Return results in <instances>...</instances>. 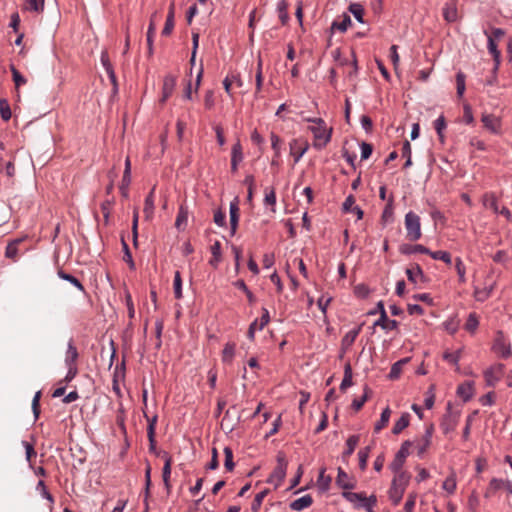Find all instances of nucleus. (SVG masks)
Instances as JSON below:
<instances>
[{
  "mask_svg": "<svg viewBox=\"0 0 512 512\" xmlns=\"http://www.w3.org/2000/svg\"><path fill=\"white\" fill-rule=\"evenodd\" d=\"M400 252L402 254H407V255L414 254V253L428 254V253H430V250L427 247H425V246H423L421 244H416V245H413V246H411V245H402L400 247Z\"/></svg>",
  "mask_w": 512,
  "mask_h": 512,
  "instance_id": "32",
  "label": "nucleus"
},
{
  "mask_svg": "<svg viewBox=\"0 0 512 512\" xmlns=\"http://www.w3.org/2000/svg\"><path fill=\"white\" fill-rule=\"evenodd\" d=\"M460 357H461V350H458L456 352H448V351H446L443 354L444 360H446L447 362H449L451 364H454V365H458Z\"/></svg>",
  "mask_w": 512,
  "mask_h": 512,
  "instance_id": "63",
  "label": "nucleus"
},
{
  "mask_svg": "<svg viewBox=\"0 0 512 512\" xmlns=\"http://www.w3.org/2000/svg\"><path fill=\"white\" fill-rule=\"evenodd\" d=\"M336 483L343 489L354 488V483L350 480L348 474L342 468H338Z\"/></svg>",
  "mask_w": 512,
  "mask_h": 512,
  "instance_id": "25",
  "label": "nucleus"
},
{
  "mask_svg": "<svg viewBox=\"0 0 512 512\" xmlns=\"http://www.w3.org/2000/svg\"><path fill=\"white\" fill-rule=\"evenodd\" d=\"M164 456H165V463L163 466L162 477H163V481H164L166 487H168L169 486V478L171 475L172 459L167 453H165Z\"/></svg>",
  "mask_w": 512,
  "mask_h": 512,
  "instance_id": "46",
  "label": "nucleus"
},
{
  "mask_svg": "<svg viewBox=\"0 0 512 512\" xmlns=\"http://www.w3.org/2000/svg\"><path fill=\"white\" fill-rule=\"evenodd\" d=\"M377 503V497L375 495L365 496V500L361 503L356 504V508H364L367 512H373V508Z\"/></svg>",
  "mask_w": 512,
  "mask_h": 512,
  "instance_id": "44",
  "label": "nucleus"
},
{
  "mask_svg": "<svg viewBox=\"0 0 512 512\" xmlns=\"http://www.w3.org/2000/svg\"><path fill=\"white\" fill-rule=\"evenodd\" d=\"M434 128L439 136V138L441 139V141H443V131L445 130L446 128V121H445V118L443 115L439 116L435 121H434Z\"/></svg>",
  "mask_w": 512,
  "mask_h": 512,
  "instance_id": "61",
  "label": "nucleus"
},
{
  "mask_svg": "<svg viewBox=\"0 0 512 512\" xmlns=\"http://www.w3.org/2000/svg\"><path fill=\"white\" fill-rule=\"evenodd\" d=\"M174 28V5L171 4L169 8V12L166 18V22L164 25V28L162 30V35L168 36L171 34Z\"/></svg>",
  "mask_w": 512,
  "mask_h": 512,
  "instance_id": "35",
  "label": "nucleus"
},
{
  "mask_svg": "<svg viewBox=\"0 0 512 512\" xmlns=\"http://www.w3.org/2000/svg\"><path fill=\"white\" fill-rule=\"evenodd\" d=\"M173 288H174L175 298L181 299L182 298V278H181V274L179 271L175 272Z\"/></svg>",
  "mask_w": 512,
  "mask_h": 512,
  "instance_id": "53",
  "label": "nucleus"
},
{
  "mask_svg": "<svg viewBox=\"0 0 512 512\" xmlns=\"http://www.w3.org/2000/svg\"><path fill=\"white\" fill-rule=\"evenodd\" d=\"M0 115L4 121L10 120L12 116L9 102L5 98H0Z\"/></svg>",
  "mask_w": 512,
  "mask_h": 512,
  "instance_id": "47",
  "label": "nucleus"
},
{
  "mask_svg": "<svg viewBox=\"0 0 512 512\" xmlns=\"http://www.w3.org/2000/svg\"><path fill=\"white\" fill-rule=\"evenodd\" d=\"M188 222V209L184 207L183 205L180 206L176 221H175V227L178 230H184Z\"/></svg>",
  "mask_w": 512,
  "mask_h": 512,
  "instance_id": "30",
  "label": "nucleus"
},
{
  "mask_svg": "<svg viewBox=\"0 0 512 512\" xmlns=\"http://www.w3.org/2000/svg\"><path fill=\"white\" fill-rule=\"evenodd\" d=\"M504 364L497 363L489 367L484 371V378L486 384L490 387H494L502 378L504 374Z\"/></svg>",
  "mask_w": 512,
  "mask_h": 512,
  "instance_id": "5",
  "label": "nucleus"
},
{
  "mask_svg": "<svg viewBox=\"0 0 512 512\" xmlns=\"http://www.w3.org/2000/svg\"><path fill=\"white\" fill-rule=\"evenodd\" d=\"M410 422V414L405 412L401 415V417L395 422L392 433L394 435L400 434L405 428L408 427Z\"/></svg>",
  "mask_w": 512,
  "mask_h": 512,
  "instance_id": "27",
  "label": "nucleus"
},
{
  "mask_svg": "<svg viewBox=\"0 0 512 512\" xmlns=\"http://www.w3.org/2000/svg\"><path fill=\"white\" fill-rule=\"evenodd\" d=\"M154 188L151 190V192L147 195L144 203V214L147 219H150L154 212Z\"/></svg>",
  "mask_w": 512,
  "mask_h": 512,
  "instance_id": "39",
  "label": "nucleus"
},
{
  "mask_svg": "<svg viewBox=\"0 0 512 512\" xmlns=\"http://www.w3.org/2000/svg\"><path fill=\"white\" fill-rule=\"evenodd\" d=\"M313 503V499L311 495H304L290 503V508L293 511H302L306 508H309Z\"/></svg>",
  "mask_w": 512,
  "mask_h": 512,
  "instance_id": "17",
  "label": "nucleus"
},
{
  "mask_svg": "<svg viewBox=\"0 0 512 512\" xmlns=\"http://www.w3.org/2000/svg\"><path fill=\"white\" fill-rule=\"evenodd\" d=\"M456 476L454 473L449 475L443 482L442 488L449 494H453L456 490Z\"/></svg>",
  "mask_w": 512,
  "mask_h": 512,
  "instance_id": "48",
  "label": "nucleus"
},
{
  "mask_svg": "<svg viewBox=\"0 0 512 512\" xmlns=\"http://www.w3.org/2000/svg\"><path fill=\"white\" fill-rule=\"evenodd\" d=\"M287 7H288V5H287L286 0H280L277 4V12H278V16H279V19H280L282 25L287 24V22L289 20Z\"/></svg>",
  "mask_w": 512,
  "mask_h": 512,
  "instance_id": "42",
  "label": "nucleus"
},
{
  "mask_svg": "<svg viewBox=\"0 0 512 512\" xmlns=\"http://www.w3.org/2000/svg\"><path fill=\"white\" fill-rule=\"evenodd\" d=\"M325 472H326V469L321 468L319 471L318 479H317V487L321 492L328 491L330 488L331 482H332L331 476L326 475Z\"/></svg>",
  "mask_w": 512,
  "mask_h": 512,
  "instance_id": "24",
  "label": "nucleus"
},
{
  "mask_svg": "<svg viewBox=\"0 0 512 512\" xmlns=\"http://www.w3.org/2000/svg\"><path fill=\"white\" fill-rule=\"evenodd\" d=\"M482 204L486 209L492 210L494 213L498 214V201L494 193L487 192L482 197Z\"/></svg>",
  "mask_w": 512,
  "mask_h": 512,
  "instance_id": "21",
  "label": "nucleus"
},
{
  "mask_svg": "<svg viewBox=\"0 0 512 512\" xmlns=\"http://www.w3.org/2000/svg\"><path fill=\"white\" fill-rule=\"evenodd\" d=\"M352 376H353V374H352L351 365L349 363H347L344 367V377L340 384V389L342 391H345L348 387L353 385Z\"/></svg>",
  "mask_w": 512,
  "mask_h": 512,
  "instance_id": "37",
  "label": "nucleus"
},
{
  "mask_svg": "<svg viewBox=\"0 0 512 512\" xmlns=\"http://www.w3.org/2000/svg\"><path fill=\"white\" fill-rule=\"evenodd\" d=\"M479 326V319L476 313L472 312L468 315L464 328L471 334H474Z\"/></svg>",
  "mask_w": 512,
  "mask_h": 512,
  "instance_id": "38",
  "label": "nucleus"
},
{
  "mask_svg": "<svg viewBox=\"0 0 512 512\" xmlns=\"http://www.w3.org/2000/svg\"><path fill=\"white\" fill-rule=\"evenodd\" d=\"M101 63L103 65L105 71L107 72L108 77H109L111 83L114 86V89H117L116 75H115L113 66H112V64H111V62L109 60V55H108V53L106 51H103L101 53Z\"/></svg>",
  "mask_w": 512,
  "mask_h": 512,
  "instance_id": "13",
  "label": "nucleus"
},
{
  "mask_svg": "<svg viewBox=\"0 0 512 512\" xmlns=\"http://www.w3.org/2000/svg\"><path fill=\"white\" fill-rule=\"evenodd\" d=\"M235 349L236 345L235 343L228 342L225 344L223 351H222V361L224 363H231L235 356Z\"/></svg>",
  "mask_w": 512,
  "mask_h": 512,
  "instance_id": "34",
  "label": "nucleus"
},
{
  "mask_svg": "<svg viewBox=\"0 0 512 512\" xmlns=\"http://www.w3.org/2000/svg\"><path fill=\"white\" fill-rule=\"evenodd\" d=\"M270 139H271V146H272V149L274 150V157L271 161V165L272 166H279V157H280V138L278 135H276L275 133H271V136H270Z\"/></svg>",
  "mask_w": 512,
  "mask_h": 512,
  "instance_id": "26",
  "label": "nucleus"
},
{
  "mask_svg": "<svg viewBox=\"0 0 512 512\" xmlns=\"http://www.w3.org/2000/svg\"><path fill=\"white\" fill-rule=\"evenodd\" d=\"M487 48L489 53L493 56V60L495 62L494 71H496L500 65L501 53L497 48V44L495 43L493 36H488Z\"/></svg>",
  "mask_w": 512,
  "mask_h": 512,
  "instance_id": "19",
  "label": "nucleus"
},
{
  "mask_svg": "<svg viewBox=\"0 0 512 512\" xmlns=\"http://www.w3.org/2000/svg\"><path fill=\"white\" fill-rule=\"evenodd\" d=\"M459 421V414L451 411L450 406L448 407L447 412L444 414L440 428L445 435L454 431Z\"/></svg>",
  "mask_w": 512,
  "mask_h": 512,
  "instance_id": "7",
  "label": "nucleus"
},
{
  "mask_svg": "<svg viewBox=\"0 0 512 512\" xmlns=\"http://www.w3.org/2000/svg\"><path fill=\"white\" fill-rule=\"evenodd\" d=\"M211 253L212 258L209 260V264L214 268H217L222 259L221 243L219 241H215L211 246Z\"/></svg>",
  "mask_w": 512,
  "mask_h": 512,
  "instance_id": "29",
  "label": "nucleus"
},
{
  "mask_svg": "<svg viewBox=\"0 0 512 512\" xmlns=\"http://www.w3.org/2000/svg\"><path fill=\"white\" fill-rule=\"evenodd\" d=\"M370 454V447L367 446L358 452L359 467L361 470H365L367 467V461Z\"/></svg>",
  "mask_w": 512,
  "mask_h": 512,
  "instance_id": "56",
  "label": "nucleus"
},
{
  "mask_svg": "<svg viewBox=\"0 0 512 512\" xmlns=\"http://www.w3.org/2000/svg\"><path fill=\"white\" fill-rule=\"evenodd\" d=\"M229 213H230V226H231V234H235L238 222H239V206H238V200L235 199L230 203L229 206Z\"/></svg>",
  "mask_w": 512,
  "mask_h": 512,
  "instance_id": "15",
  "label": "nucleus"
},
{
  "mask_svg": "<svg viewBox=\"0 0 512 512\" xmlns=\"http://www.w3.org/2000/svg\"><path fill=\"white\" fill-rule=\"evenodd\" d=\"M455 268H456V271L458 274L459 282L465 283L466 282V267H465L463 261L461 260V258H459V257L455 259Z\"/></svg>",
  "mask_w": 512,
  "mask_h": 512,
  "instance_id": "54",
  "label": "nucleus"
},
{
  "mask_svg": "<svg viewBox=\"0 0 512 512\" xmlns=\"http://www.w3.org/2000/svg\"><path fill=\"white\" fill-rule=\"evenodd\" d=\"M427 255H430L434 260H441V261L445 262L446 264H451V262H452L451 255L447 251H442V250L431 251L430 250V253H428Z\"/></svg>",
  "mask_w": 512,
  "mask_h": 512,
  "instance_id": "50",
  "label": "nucleus"
},
{
  "mask_svg": "<svg viewBox=\"0 0 512 512\" xmlns=\"http://www.w3.org/2000/svg\"><path fill=\"white\" fill-rule=\"evenodd\" d=\"M404 224L406 229V237L410 241H417L421 238V222L420 217L416 213L409 211L405 215Z\"/></svg>",
  "mask_w": 512,
  "mask_h": 512,
  "instance_id": "3",
  "label": "nucleus"
},
{
  "mask_svg": "<svg viewBox=\"0 0 512 512\" xmlns=\"http://www.w3.org/2000/svg\"><path fill=\"white\" fill-rule=\"evenodd\" d=\"M361 329H362V326L360 325L357 328L348 331L344 335V337L341 340V349H342L343 353L345 351H347L353 345V343L355 342L356 338L358 337Z\"/></svg>",
  "mask_w": 512,
  "mask_h": 512,
  "instance_id": "11",
  "label": "nucleus"
},
{
  "mask_svg": "<svg viewBox=\"0 0 512 512\" xmlns=\"http://www.w3.org/2000/svg\"><path fill=\"white\" fill-rule=\"evenodd\" d=\"M37 491L41 494V496L47 499L51 504L54 503V498L47 490L45 482L43 480H39L36 486Z\"/></svg>",
  "mask_w": 512,
  "mask_h": 512,
  "instance_id": "59",
  "label": "nucleus"
},
{
  "mask_svg": "<svg viewBox=\"0 0 512 512\" xmlns=\"http://www.w3.org/2000/svg\"><path fill=\"white\" fill-rule=\"evenodd\" d=\"M225 461L224 466L227 471H232L234 469L235 463L233 461V451L230 447L224 448Z\"/></svg>",
  "mask_w": 512,
  "mask_h": 512,
  "instance_id": "55",
  "label": "nucleus"
},
{
  "mask_svg": "<svg viewBox=\"0 0 512 512\" xmlns=\"http://www.w3.org/2000/svg\"><path fill=\"white\" fill-rule=\"evenodd\" d=\"M176 86V77L168 74L164 77L163 86H162V98L161 102L167 101V99L172 95Z\"/></svg>",
  "mask_w": 512,
  "mask_h": 512,
  "instance_id": "10",
  "label": "nucleus"
},
{
  "mask_svg": "<svg viewBox=\"0 0 512 512\" xmlns=\"http://www.w3.org/2000/svg\"><path fill=\"white\" fill-rule=\"evenodd\" d=\"M78 358L77 348L74 346L72 340L68 342L65 363L66 365H75V362Z\"/></svg>",
  "mask_w": 512,
  "mask_h": 512,
  "instance_id": "36",
  "label": "nucleus"
},
{
  "mask_svg": "<svg viewBox=\"0 0 512 512\" xmlns=\"http://www.w3.org/2000/svg\"><path fill=\"white\" fill-rule=\"evenodd\" d=\"M406 275L411 283L417 284L419 280L424 279V273L422 268L415 264L414 266L406 269Z\"/></svg>",
  "mask_w": 512,
  "mask_h": 512,
  "instance_id": "20",
  "label": "nucleus"
},
{
  "mask_svg": "<svg viewBox=\"0 0 512 512\" xmlns=\"http://www.w3.org/2000/svg\"><path fill=\"white\" fill-rule=\"evenodd\" d=\"M44 8V0H26V9L34 12H41Z\"/></svg>",
  "mask_w": 512,
  "mask_h": 512,
  "instance_id": "60",
  "label": "nucleus"
},
{
  "mask_svg": "<svg viewBox=\"0 0 512 512\" xmlns=\"http://www.w3.org/2000/svg\"><path fill=\"white\" fill-rule=\"evenodd\" d=\"M351 24L350 16L345 14L343 19L339 22H333L332 29H337L341 32H345Z\"/></svg>",
  "mask_w": 512,
  "mask_h": 512,
  "instance_id": "57",
  "label": "nucleus"
},
{
  "mask_svg": "<svg viewBox=\"0 0 512 512\" xmlns=\"http://www.w3.org/2000/svg\"><path fill=\"white\" fill-rule=\"evenodd\" d=\"M391 416V409L387 406L383 409L380 419L375 423L374 431L380 432L389 422Z\"/></svg>",
  "mask_w": 512,
  "mask_h": 512,
  "instance_id": "33",
  "label": "nucleus"
},
{
  "mask_svg": "<svg viewBox=\"0 0 512 512\" xmlns=\"http://www.w3.org/2000/svg\"><path fill=\"white\" fill-rule=\"evenodd\" d=\"M443 17L447 22H455L458 18L456 4L453 2L446 3L443 7Z\"/></svg>",
  "mask_w": 512,
  "mask_h": 512,
  "instance_id": "22",
  "label": "nucleus"
},
{
  "mask_svg": "<svg viewBox=\"0 0 512 512\" xmlns=\"http://www.w3.org/2000/svg\"><path fill=\"white\" fill-rule=\"evenodd\" d=\"M268 493V490H263L261 492H259L258 494H256L253 502H252V505H251V510L253 512H258L261 505H262V502L264 500V498L266 497Z\"/></svg>",
  "mask_w": 512,
  "mask_h": 512,
  "instance_id": "58",
  "label": "nucleus"
},
{
  "mask_svg": "<svg viewBox=\"0 0 512 512\" xmlns=\"http://www.w3.org/2000/svg\"><path fill=\"white\" fill-rule=\"evenodd\" d=\"M393 214H394V205H393V197H390L388 199V202L382 212V220L387 223L393 220Z\"/></svg>",
  "mask_w": 512,
  "mask_h": 512,
  "instance_id": "43",
  "label": "nucleus"
},
{
  "mask_svg": "<svg viewBox=\"0 0 512 512\" xmlns=\"http://www.w3.org/2000/svg\"><path fill=\"white\" fill-rule=\"evenodd\" d=\"M290 150H291V155L294 157V162L297 163L300 161V159L303 157V155L308 150V144L307 143L300 144L298 140H293L290 143Z\"/></svg>",
  "mask_w": 512,
  "mask_h": 512,
  "instance_id": "14",
  "label": "nucleus"
},
{
  "mask_svg": "<svg viewBox=\"0 0 512 512\" xmlns=\"http://www.w3.org/2000/svg\"><path fill=\"white\" fill-rule=\"evenodd\" d=\"M243 160V152H242V146L240 142L238 141L235 143L232 147L231 151V170L233 172L237 171L238 164Z\"/></svg>",
  "mask_w": 512,
  "mask_h": 512,
  "instance_id": "16",
  "label": "nucleus"
},
{
  "mask_svg": "<svg viewBox=\"0 0 512 512\" xmlns=\"http://www.w3.org/2000/svg\"><path fill=\"white\" fill-rule=\"evenodd\" d=\"M433 432H434L433 424L428 425L426 427L425 433H424V435L422 437V444L419 445V448H418V454L419 455H422L423 453H425L426 450L428 449V447L430 446L431 440H432V436H433Z\"/></svg>",
  "mask_w": 512,
  "mask_h": 512,
  "instance_id": "18",
  "label": "nucleus"
},
{
  "mask_svg": "<svg viewBox=\"0 0 512 512\" xmlns=\"http://www.w3.org/2000/svg\"><path fill=\"white\" fill-rule=\"evenodd\" d=\"M276 461L277 465L267 479V482L273 484L275 488H278L286 476L288 462L283 452H278Z\"/></svg>",
  "mask_w": 512,
  "mask_h": 512,
  "instance_id": "2",
  "label": "nucleus"
},
{
  "mask_svg": "<svg viewBox=\"0 0 512 512\" xmlns=\"http://www.w3.org/2000/svg\"><path fill=\"white\" fill-rule=\"evenodd\" d=\"M405 362H406V360H400L392 365L390 372H389L390 379L395 380V379L399 378V376L401 374L402 364Z\"/></svg>",
  "mask_w": 512,
  "mask_h": 512,
  "instance_id": "62",
  "label": "nucleus"
},
{
  "mask_svg": "<svg viewBox=\"0 0 512 512\" xmlns=\"http://www.w3.org/2000/svg\"><path fill=\"white\" fill-rule=\"evenodd\" d=\"M481 122L485 129L492 134L501 133L502 121L500 117L495 116L494 114L483 113L481 116Z\"/></svg>",
  "mask_w": 512,
  "mask_h": 512,
  "instance_id": "9",
  "label": "nucleus"
},
{
  "mask_svg": "<svg viewBox=\"0 0 512 512\" xmlns=\"http://www.w3.org/2000/svg\"><path fill=\"white\" fill-rule=\"evenodd\" d=\"M156 13H154L151 16L150 24L148 26L147 30V46H148V53L149 55L153 54V38L156 30V23H155Z\"/></svg>",
  "mask_w": 512,
  "mask_h": 512,
  "instance_id": "28",
  "label": "nucleus"
},
{
  "mask_svg": "<svg viewBox=\"0 0 512 512\" xmlns=\"http://www.w3.org/2000/svg\"><path fill=\"white\" fill-rule=\"evenodd\" d=\"M307 121L312 123L309 130L314 137L313 146L319 150L323 149L330 142L332 129L327 128L322 118H308Z\"/></svg>",
  "mask_w": 512,
  "mask_h": 512,
  "instance_id": "1",
  "label": "nucleus"
},
{
  "mask_svg": "<svg viewBox=\"0 0 512 512\" xmlns=\"http://www.w3.org/2000/svg\"><path fill=\"white\" fill-rule=\"evenodd\" d=\"M405 492L404 488L394 486L391 484V487L389 489V497L394 505H398L401 501L403 494Z\"/></svg>",
  "mask_w": 512,
  "mask_h": 512,
  "instance_id": "40",
  "label": "nucleus"
},
{
  "mask_svg": "<svg viewBox=\"0 0 512 512\" xmlns=\"http://www.w3.org/2000/svg\"><path fill=\"white\" fill-rule=\"evenodd\" d=\"M411 446L410 441H404L396 453L393 461L390 463V469L392 472H399L402 469L407 456L409 455V447Z\"/></svg>",
  "mask_w": 512,
  "mask_h": 512,
  "instance_id": "6",
  "label": "nucleus"
},
{
  "mask_svg": "<svg viewBox=\"0 0 512 512\" xmlns=\"http://www.w3.org/2000/svg\"><path fill=\"white\" fill-rule=\"evenodd\" d=\"M444 327L450 334H455L459 327V321L456 318H450L444 322Z\"/></svg>",
  "mask_w": 512,
  "mask_h": 512,
  "instance_id": "64",
  "label": "nucleus"
},
{
  "mask_svg": "<svg viewBox=\"0 0 512 512\" xmlns=\"http://www.w3.org/2000/svg\"><path fill=\"white\" fill-rule=\"evenodd\" d=\"M343 497L352 503L354 507L356 508V504L361 503L363 500H365V494L364 493H356V492H343Z\"/></svg>",
  "mask_w": 512,
  "mask_h": 512,
  "instance_id": "45",
  "label": "nucleus"
},
{
  "mask_svg": "<svg viewBox=\"0 0 512 512\" xmlns=\"http://www.w3.org/2000/svg\"><path fill=\"white\" fill-rule=\"evenodd\" d=\"M21 242L20 239L14 240L10 243H8L5 251V256L7 258L16 260L18 255V244Z\"/></svg>",
  "mask_w": 512,
  "mask_h": 512,
  "instance_id": "49",
  "label": "nucleus"
},
{
  "mask_svg": "<svg viewBox=\"0 0 512 512\" xmlns=\"http://www.w3.org/2000/svg\"><path fill=\"white\" fill-rule=\"evenodd\" d=\"M359 436L358 435H351L347 441H346V450L344 451L343 453V457L346 458V457H349L350 455L353 454L356 446L358 445L359 443Z\"/></svg>",
  "mask_w": 512,
  "mask_h": 512,
  "instance_id": "41",
  "label": "nucleus"
},
{
  "mask_svg": "<svg viewBox=\"0 0 512 512\" xmlns=\"http://www.w3.org/2000/svg\"><path fill=\"white\" fill-rule=\"evenodd\" d=\"M377 307L379 308L380 317L374 322V326H379L384 330H394L398 327V321L389 320L387 317V313L384 308V304L382 301L377 303Z\"/></svg>",
  "mask_w": 512,
  "mask_h": 512,
  "instance_id": "8",
  "label": "nucleus"
},
{
  "mask_svg": "<svg viewBox=\"0 0 512 512\" xmlns=\"http://www.w3.org/2000/svg\"><path fill=\"white\" fill-rule=\"evenodd\" d=\"M349 11L353 14V16L355 17V19L358 22H360V23L364 22V20H363L364 9L361 4H358V3L350 4Z\"/></svg>",
  "mask_w": 512,
  "mask_h": 512,
  "instance_id": "52",
  "label": "nucleus"
},
{
  "mask_svg": "<svg viewBox=\"0 0 512 512\" xmlns=\"http://www.w3.org/2000/svg\"><path fill=\"white\" fill-rule=\"evenodd\" d=\"M57 275L62 280H65V281H68L69 283H71L79 291L85 292L84 286L82 285V283L75 276H73V275H71L69 273H66L65 271H63L61 269L58 270Z\"/></svg>",
  "mask_w": 512,
  "mask_h": 512,
  "instance_id": "31",
  "label": "nucleus"
},
{
  "mask_svg": "<svg viewBox=\"0 0 512 512\" xmlns=\"http://www.w3.org/2000/svg\"><path fill=\"white\" fill-rule=\"evenodd\" d=\"M474 394V382L467 381L457 387V395L464 401H469Z\"/></svg>",
  "mask_w": 512,
  "mask_h": 512,
  "instance_id": "12",
  "label": "nucleus"
},
{
  "mask_svg": "<svg viewBox=\"0 0 512 512\" xmlns=\"http://www.w3.org/2000/svg\"><path fill=\"white\" fill-rule=\"evenodd\" d=\"M492 350L502 358H509L512 354L511 344L502 331H497L493 341Z\"/></svg>",
  "mask_w": 512,
  "mask_h": 512,
  "instance_id": "4",
  "label": "nucleus"
},
{
  "mask_svg": "<svg viewBox=\"0 0 512 512\" xmlns=\"http://www.w3.org/2000/svg\"><path fill=\"white\" fill-rule=\"evenodd\" d=\"M395 476L392 480V485L406 489L410 481V474L402 469L399 472H394Z\"/></svg>",
  "mask_w": 512,
  "mask_h": 512,
  "instance_id": "23",
  "label": "nucleus"
},
{
  "mask_svg": "<svg viewBox=\"0 0 512 512\" xmlns=\"http://www.w3.org/2000/svg\"><path fill=\"white\" fill-rule=\"evenodd\" d=\"M505 487V481L498 478H492L489 487L485 493V497H489L493 492Z\"/></svg>",
  "mask_w": 512,
  "mask_h": 512,
  "instance_id": "51",
  "label": "nucleus"
}]
</instances>
